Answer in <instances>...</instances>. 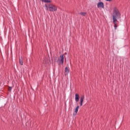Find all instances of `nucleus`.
<instances>
[{
  "mask_svg": "<svg viewBox=\"0 0 130 130\" xmlns=\"http://www.w3.org/2000/svg\"><path fill=\"white\" fill-rule=\"evenodd\" d=\"M113 22L114 24L115 30L117 28V20L121 18V14L118 11V9L114 8L112 14Z\"/></svg>",
  "mask_w": 130,
  "mask_h": 130,
  "instance_id": "f257e3e1",
  "label": "nucleus"
},
{
  "mask_svg": "<svg viewBox=\"0 0 130 130\" xmlns=\"http://www.w3.org/2000/svg\"><path fill=\"white\" fill-rule=\"evenodd\" d=\"M46 10L49 11L50 12H56L57 11V7L52 4H46L45 5Z\"/></svg>",
  "mask_w": 130,
  "mask_h": 130,
  "instance_id": "f03ea898",
  "label": "nucleus"
},
{
  "mask_svg": "<svg viewBox=\"0 0 130 130\" xmlns=\"http://www.w3.org/2000/svg\"><path fill=\"white\" fill-rule=\"evenodd\" d=\"M63 55H61L60 56V58L58 59V63L59 64H63Z\"/></svg>",
  "mask_w": 130,
  "mask_h": 130,
  "instance_id": "7ed1b4c3",
  "label": "nucleus"
},
{
  "mask_svg": "<svg viewBox=\"0 0 130 130\" xmlns=\"http://www.w3.org/2000/svg\"><path fill=\"white\" fill-rule=\"evenodd\" d=\"M98 8H102V9L104 8V4L103 2H99L98 4Z\"/></svg>",
  "mask_w": 130,
  "mask_h": 130,
  "instance_id": "20e7f679",
  "label": "nucleus"
},
{
  "mask_svg": "<svg viewBox=\"0 0 130 130\" xmlns=\"http://www.w3.org/2000/svg\"><path fill=\"white\" fill-rule=\"evenodd\" d=\"M84 99H85V96L84 95H81V96L80 98V106H82L83 102L84 101Z\"/></svg>",
  "mask_w": 130,
  "mask_h": 130,
  "instance_id": "39448f33",
  "label": "nucleus"
},
{
  "mask_svg": "<svg viewBox=\"0 0 130 130\" xmlns=\"http://www.w3.org/2000/svg\"><path fill=\"white\" fill-rule=\"evenodd\" d=\"M80 100V95L78 94V93L75 94V101L76 102H79V101Z\"/></svg>",
  "mask_w": 130,
  "mask_h": 130,
  "instance_id": "423d86ee",
  "label": "nucleus"
},
{
  "mask_svg": "<svg viewBox=\"0 0 130 130\" xmlns=\"http://www.w3.org/2000/svg\"><path fill=\"white\" fill-rule=\"evenodd\" d=\"M80 107H79V106H78L76 109H75V113H73V115H76L78 113V111L79 110V108Z\"/></svg>",
  "mask_w": 130,
  "mask_h": 130,
  "instance_id": "0eeeda50",
  "label": "nucleus"
},
{
  "mask_svg": "<svg viewBox=\"0 0 130 130\" xmlns=\"http://www.w3.org/2000/svg\"><path fill=\"white\" fill-rule=\"evenodd\" d=\"M69 73H70V71L69 70V68L66 67L65 68V72L64 75L67 76V75L69 74Z\"/></svg>",
  "mask_w": 130,
  "mask_h": 130,
  "instance_id": "6e6552de",
  "label": "nucleus"
},
{
  "mask_svg": "<svg viewBox=\"0 0 130 130\" xmlns=\"http://www.w3.org/2000/svg\"><path fill=\"white\" fill-rule=\"evenodd\" d=\"M80 15L81 16H83V17H86V15H87V13L86 12H81L80 13Z\"/></svg>",
  "mask_w": 130,
  "mask_h": 130,
  "instance_id": "1a4fd4ad",
  "label": "nucleus"
},
{
  "mask_svg": "<svg viewBox=\"0 0 130 130\" xmlns=\"http://www.w3.org/2000/svg\"><path fill=\"white\" fill-rule=\"evenodd\" d=\"M19 63L21 64V66H23V59L19 58Z\"/></svg>",
  "mask_w": 130,
  "mask_h": 130,
  "instance_id": "9d476101",
  "label": "nucleus"
},
{
  "mask_svg": "<svg viewBox=\"0 0 130 130\" xmlns=\"http://www.w3.org/2000/svg\"><path fill=\"white\" fill-rule=\"evenodd\" d=\"M44 3H51V1L50 0H42Z\"/></svg>",
  "mask_w": 130,
  "mask_h": 130,
  "instance_id": "9b49d317",
  "label": "nucleus"
},
{
  "mask_svg": "<svg viewBox=\"0 0 130 130\" xmlns=\"http://www.w3.org/2000/svg\"><path fill=\"white\" fill-rule=\"evenodd\" d=\"M107 2H111L112 0H106Z\"/></svg>",
  "mask_w": 130,
  "mask_h": 130,
  "instance_id": "f8f14e48",
  "label": "nucleus"
},
{
  "mask_svg": "<svg viewBox=\"0 0 130 130\" xmlns=\"http://www.w3.org/2000/svg\"><path fill=\"white\" fill-rule=\"evenodd\" d=\"M12 90V87H9V91H11Z\"/></svg>",
  "mask_w": 130,
  "mask_h": 130,
  "instance_id": "ddd939ff",
  "label": "nucleus"
}]
</instances>
